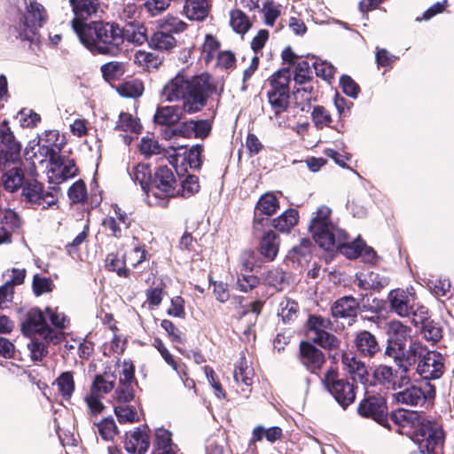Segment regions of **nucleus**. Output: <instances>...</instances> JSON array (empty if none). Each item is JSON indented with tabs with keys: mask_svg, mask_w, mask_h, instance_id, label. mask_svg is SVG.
I'll list each match as a JSON object with an SVG mask.
<instances>
[{
	"mask_svg": "<svg viewBox=\"0 0 454 454\" xmlns=\"http://www.w3.org/2000/svg\"><path fill=\"white\" fill-rule=\"evenodd\" d=\"M311 340L322 348H328L330 350L336 349L340 346V340L327 331L321 333L320 335L317 337H311Z\"/></svg>",
	"mask_w": 454,
	"mask_h": 454,
	"instance_id": "nucleus-64",
	"label": "nucleus"
},
{
	"mask_svg": "<svg viewBox=\"0 0 454 454\" xmlns=\"http://www.w3.org/2000/svg\"><path fill=\"white\" fill-rule=\"evenodd\" d=\"M298 211L290 208L273 220V226L280 232H289L298 223Z\"/></svg>",
	"mask_w": 454,
	"mask_h": 454,
	"instance_id": "nucleus-36",
	"label": "nucleus"
},
{
	"mask_svg": "<svg viewBox=\"0 0 454 454\" xmlns=\"http://www.w3.org/2000/svg\"><path fill=\"white\" fill-rule=\"evenodd\" d=\"M359 303L352 296L337 300L332 307V315L336 318H354L358 313Z\"/></svg>",
	"mask_w": 454,
	"mask_h": 454,
	"instance_id": "nucleus-25",
	"label": "nucleus"
},
{
	"mask_svg": "<svg viewBox=\"0 0 454 454\" xmlns=\"http://www.w3.org/2000/svg\"><path fill=\"white\" fill-rule=\"evenodd\" d=\"M134 61L146 69L157 68L161 63L160 59L157 55L145 51H137L134 56Z\"/></svg>",
	"mask_w": 454,
	"mask_h": 454,
	"instance_id": "nucleus-52",
	"label": "nucleus"
},
{
	"mask_svg": "<svg viewBox=\"0 0 454 454\" xmlns=\"http://www.w3.org/2000/svg\"><path fill=\"white\" fill-rule=\"evenodd\" d=\"M41 149L45 151L46 156L49 158L52 155L60 153L65 145V137L60 136L56 129L45 130L39 137Z\"/></svg>",
	"mask_w": 454,
	"mask_h": 454,
	"instance_id": "nucleus-24",
	"label": "nucleus"
},
{
	"mask_svg": "<svg viewBox=\"0 0 454 454\" xmlns=\"http://www.w3.org/2000/svg\"><path fill=\"white\" fill-rule=\"evenodd\" d=\"M124 261L121 260L116 254H109L106 259V267L112 271L117 273L120 277L127 278L129 270L123 267Z\"/></svg>",
	"mask_w": 454,
	"mask_h": 454,
	"instance_id": "nucleus-59",
	"label": "nucleus"
},
{
	"mask_svg": "<svg viewBox=\"0 0 454 454\" xmlns=\"http://www.w3.org/2000/svg\"><path fill=\"white\" fill-rule=\"evenodd\" d=\"M19 122L23 128H33L41 121L40 115L32 109L23 108L17 115Z\"/></svg>",
	"mask_w": 454,
	"mask_h": 454,
	"instance_id": "nucleus-58",
	"label": "nucleus"
},
{
	"mask_svg": "<svg viewBox=\"0 0 454 454\" xmlns=\"http://www.w3.org/2000/svg\"><path fill=\"white\" fill-rule=\"evenodd\" d=\"M160 27L168 33H180L186 28V24L174 16H168L160 21Z\"/></svg>",
	"mask_w": 454,
	"mask_h": 454,
	"instance_id": "nucleus-60",
	"label": "nucleus"
},
{
	"mask_svg": "<svg viewBox=\"0 0 454 454\" xmlns=\"http://www.w3.org/2000/svg\"><path fill=\"white\" fill-rule=\"evenodd\" d=\"M282 436V429L278 427H271L265 428L262 426H257L254 428L252 433V442H260L262 438H266L267 441L274 442L280 439Z\"/></svg>",
	"mask_w": 454,
	"mask_h": 454,
	"instance_id": "nucleus-43",
	"label": "nucleus"
},
{
	"mask_svg": "<svg viewBox=\"0 0 454 454\" xmlns=\"http://www.w3.org/2000/svg\"><path fill=\"white\" fill-rule=\"evenodd\" d=\"M357 412L364 418H371L380 424L387 421V404L380 395H367L358 405Z\"/></svg>",
	"mask_w": 454,
	"mask_h": 454,
	"instance_id": "nucleus-15",
	"label": "nucleus"
},
{
	"mask_svg": "<svg viewBox=\"0 0 454 454\" xmlns=\"http://www.w3.org/2000/svg\"><path fill=\"white\" fill-rule=\"evenodd\" d=\"M388 299L390 301L392 309L400 317H410L412 305L411 298L403 290H393L389 293Z\"/></svg>",
	"mask_w": 454,
	"mask_h": 454,
	"instance_id": "nucleus-27",
	"label": "nucleus"
},
{
	"mask_svg": "<svg viewBox=\"0 0 454 454\" xmlns=\"http://www.w3.org/2000/svg\"><path fill=\"white\" fill-rule=\"evenodd\" d=\"M21 144L15 138L6 120L0 121V172L21 160Z\"/></svg>",
	"mask_w": 454,
	"mask_h": 454,
	"instance_id": "nucleus-8",
	"label": "nucleus"
},
{
	"mask_svg": "<svg viewBox=\"0 0 454 454\" xmlns=\"http://www.w3.org/2000/svg\"><path fill=\"white\" fill-rule=\"evenodd\" d=\"M421 334L427 341L435 344L442 337V329L439 323L431 320L422 325Z\"/></svg>",
	"mask_w": 454,
	"mask_h": 454,
	"instance_id": "nucleus-49",
	"label": "nucleus"
},
{
	"mask_svg": "<svg viewBox=\"0 0 454 454\" xmlns=\"http://www.w3.org/2000/svg\"><path fill=\"white\" fill-rule=\"evenodd\" d=\"M21 332L29 338L38 335L51 344L62 341V334L58 331L51 330L49 325L45 309L42 310L38 308H32L26 313L21 322Z\"/></svg>",
	"mask_w": 454,
	"mask_h": 454,
	"instance_id": "nucleus-5",
	"label": "nucleus"
},
{
	"mask_svg": "<svg viewBox=\"0 0 454 454\" xmlns=\"http://www.w3.org/2000/svg\"><path fill=\"white\" fill-rule=\"evenodd\" d=\"M312 66L316 74L325 80H330L334 75L335 67L325 60L316 59L313 61Z\"/></svg>",
	"mask_w": 454,
	"mask_h": 454,
	"instance_id": "nucleus-62",
	"label": "nucleus"
},
{
	"mask_svg": "<svg viewBox=\"0 0 454 454\" xmlns=\"http://www.w3.org/2000/svg\"><path fill=\"white\" fill-rule=\"evenodd\" d=\"M309 336L317 337L321 333L326 332L332 328V322L329 318L323 317L321 316H310L308 320Z\"/></svg>",
	"mask_w": 454,
	"mask_h": 454,
	"instance_id": "nucleus-45",
	"label": "nucleus"
},
{
	"mask_svg": "<svg viewBox=\"0 0 454 454\" xmlns=\"http://www.w3.org/2000/svg\"><path fill=\"white\" fill-rule=\"evenodd\" d=\"M74 12L71 27L74 32L86 26V20L97 17L101 12L99 0H68Z\"/></svg>",
	"mask_w": 454,
	"mask_h": 454,
	"instance_id": "nucleus-13",
	"label": "nucleus"
},
{
	"mask_svg": "<svg viewBox=\"0 0 454 454\" xmlns=\"http://www.w3.org/2000/svg\"><path fill=\"white\" fill-rule=\"evenodd\" d=\"M173 153H168V160L169 164L175 168L176 174L179 176L185 175L190 168V164H188L187 157L185 156L184 151H179V146L177 148H172Z\"/></svg>",
	"mask_w": 454,
	"mask_h": 454,
	"instance_id": "nucleus-42",
	"label": "nucleus"
},
{
	"mask_svg": "<svg viewBox=\"0 0 454 454\" xmlns=\"http://www.w3.org/2000/svg\"><path fill=\"white\" fill-rule=\"evenodd\" d=\"M124 40L137 45H141L145 42L149 41L146 35V28L144 25L137 24L136 26L129 25L122 29Z\"/></svg>",
	"mask_w": 454,
	"mask_h": 454,
	"instance_id": "nucleus-40",
	"label": "nucleus"
},
{
	"mask_svg": "<svg viewBox=\"0 0 454 454\" xmlns=\"http://www.w3.org/2000/svg\"><path fill=\"white\" fill-rule=\"evenodd\" d=\"M387 334L388 341L405 347L406 341L411 337V329L400 321H391L387 324Z\"/></svg>",
	"mask_w": 454,
	"mask_h": 454,
	"instance_id": "nucleus-29",
	"label": "nucleus"
},
{
	"mask_svg": "<svg viewBox=\"0 0 454 454\" xmlns=\"http://www.w3.org/2000/svg\"><path fill=\"white\" fill-rule=\"evenodd\" d=\"M74 33L93 54L116 56L124 43L122 28L114 23L92 21Z\"/></svg>",
	"mask_w": 454,
	"mask_h": 454,
	"instance_id": "nucleus-3",
	"label": "nucleus"
},
{
	"mask_svg": "<svg viewBox=\"0 0 454 454\" xmlns=\"http://www.w3.org/2000/svg\"><path fill=\"white\" fill-rule=\"evenodd\" d=\"M47 341L43 339L39 340L35 337H32L27 347L29 350V356L33 361H42L43 358L47 355Z\"/></svg>",
	"mask_w": 454,
	"mask_h": 454,
	"instance_id": "nucleus-51",
	"label": "nucleus"
},
{
	"mask_svg": "<svg viewBox=\"0 0 454 454\" xmlns=\"http://www.w3.org/2000/svg\"><path fill=\"white\" fill-rule=\"evenodd\" d=\"M154 445L156 454L176 448L171 442V433L164 428H158L155 431Z\"/></svg>",
	"mask_w": 454,
	"mask_h": 454,
	"instance_id": "nucleus-55",
	"label": "nucleus"
},
{
	"mask_svg": "<svg viewBox=\"0 0 454 454\" xmlns=\"http://www.w3.org/2000/svg\"><path fill=\"white\" fill-rule=\"evenodd\" d=\"M298 315V304L293 300L284 298L278 305V316L284 323L293 322Z\"/></svg>",
	"mask_w": 454,
	"mask_h": 454,
	"instance_id": "nucleus-46",
	"label": "nucleus"
},
{
	"mask_svg": "<svg viewBox=\"0 0 454 454\" xmlns=\"http://www.w3.org/2000/svg\"><path fill=\"white\" fill-rule=\"evenodd\" d=\"M230 23L238 34H246L251 27L249 18L240 10H234L230 14Z\"/></svg>",
	"mask_w": 454,
	"mask_h": 454,
	"instance_id": "nucleus-48",
	"label": "nucleus"
},
{
	"mask_svg": "<svg viewBox=\"0 0 454 454\" xmlns=\"http://www.w3.org/2000/svg\"><path fill=\"white\" fill-rule=\"evenodd\" d=\"M300 359L307 370L312 373H317L325 361L323 352L306 341H302L300 345Z\"/></svg>",
	"mask_w": 454,
	"mask_h": 454,
	"instance_id": "nucleus-18",
	"label": "nucleus"
},
{
	"mask_svg": "<svg viewBox=\"0 0 454 454\" xmlns=\"http://www.w3.org/2000/svg\"><path fill=\"white\" fill-rule=\"evenodd\" d=\"M388 278L378 271L365 270L357 272L355 284L364 291H380L388 285Z\"/></svg>",
	"mask_w": 454,
	"mask_h": 454,
	"instance_id": "nucleus-19",
	"label": "nucleus"
},
{
	"mask_svg": "<svg viewBox=\"0 0 454 454\" xmlns=\"http://www.w3.org/2000/svg\"><path fill=\"white\" fill-rule=\"evenodd\" d=\"M233 379L237 384L244 386L242 388L244 396L246 398L248 397V395L251 392L250 387L252 386L254 380V369L251 367L245 356H241L235 365Z\"/></svg>",
	"mask_w": 454,
	"mask_h": 454,
	"instance_id": "nucleus-21",
	"label": "nucleus"
},
{
	"mask_svg": "<svg viewBox=\"0 0 454 454\" xmlns=\"http://www.w3.org/2000/svg\"><path fill=\"white\" fill-rule=\"evenodd\" d=\"M181 108L176 106L159 107L154 114V121L160 125H173L181 119Z\"/></svg>",
	"mask_w": 454,
	"mask_h": 454,
	"instance_id": "nucleus-35",
	"label": "nucleus"
},
{
	"mask_svg": "<svg viewBox=\"0 0 454 454\" xmlns=\"http://www.w3.org/2000/svg\"><path fill=\"white\" fill-rule=\"evenodd\" d=\"M55 189L44 192L43 184L36 179H27L22 188L21 196L25 201L37 205L43 209H47L58 201L57 196L54 194Z\"/></svg>",
	"mask_w": 454,
	"mask_h": 454,
	"instance_id": "nucleus-12",
	"label": "nucleus"
},
{
	"mask_svg": "<svg viewBox=\"0 0 454 454\" xmlns=\"http://www.w3.org/2000/svg\"><path fill=\"white\" fill-rule=\"evenodd\" d=\"M141 124L139 120L135 118L132 114L128 113H121L119 115V120L116 123L115 129L118 130L130 132V133H139L141 130Z\"/></svg>",
	"mask_w": 454,
	"mask_h": 454,
	"instance_id": "nucleus-47",
	"label": "nucleus"
},
{
	"mask_svg": "<svg viewBox=\"0 0 454 454\" xmlns=\"http://www.w3.org/2000/svg\"><path fill=\"white\" fill-rule=\"evenodd\" d=\"M409 352L414 356V358H417V356L419 358L416 371L421 378L435 380L442 375L444 363L440 353L428 351L420 342L412 340L409 347Z\"/></svg>",
	"mask_w": 454,
	"mask_h": 454,
	"instance_id": "nucleus-6",
	"label": "nucleus"
},
{
	"mask_svg": "<svg viewBox=\"0 0 454 454\" xmlns=\"http://www.w3.org/2000/svg\"><path fill=\"white\" fill-rule=\"evenodd\" d=\"M26 181L24 171L19 166L11 168L2 176L3 186L9 192H16L20 188H23Z\"/></svg>",
	"mask_w": 454,
	"mask_h": 454,
	"instance_id": "nucleus-26",
	"label": "nucleus"
},
{
	"mask_svg": "<svg viewBox=\"0 0 454 454\" xmlns=\"http://www.w3.org/2000/svg\"><path fill=\"white\" fill-rule=\"evenodd\" d=\"M148 43L152 49L168 51L176 46V40L170 33L162 30L154 32L150 37Z\"/></svg>",
	"mask_w": 454,
	"mask_h": 454,
	"instance_id": "nucleus-34",
	"label": "nucleus"
},
{
	"mask_svg": "<svg viewBox=\"0 0 454 454\" xmlns=\"http://www.w3.org/2000/svg\"><path fill=\"white\" fill-rule=\"evenodd\" d=\"M262 279L268 286L280 291L286 285V272L278 268L271 269L263 274Z\"/></svg>",
	"mask_w": 454,
	"mask_h": 454,
	"instance_id": "nucleus-44",
	"label": "nucleus"
},
{
	"mask_svg": "<svg viewBox=\"0 0 454 454\" xmlns=\"http://www.w3.org/2000/svg\"><path fill=\"white\" fill-rule=\"evenodd\" d=\"M146 259V252L141 247H135L123 256L124 264L137 267Z\"/></svg>",
	"mask_w": 454,
	"mask_h": 454,
	"instance_id": "nucleus-63",
	"label": "nucleus"
},
{
	"mask_svg": "<svg viewBox=\"0 0 454 454\" xmlns=\"http://www.w3.org/2000/svg\"><path fill=\"white\" fill-rule=\"evenodd\" d=\"M268 98L276 114L286 111L289 105V92L284 90H270L268 91Z\"/></svg>",
	"mask_w": 454,
	"mask_h": 454,
	"instance_id": "nucleus-41",
	"label": "nucleus"
},
{
	"mask_svg": "<svg viewBox=\"0 0 454 454\" xmlns=\"http://www.w3.org/2000/svg\"><path fill=\"white\" fill-rule=\"evenodd\" d=\"M184 12L189 20H202L208 13L207 0H185Z\"/></svg>",
	"mask_w": 454,
	"mask_h": 454,
	"instance_id": "nucleus-33",
	"label": "nucleus"
},
{
	"mask_svg": "<svg viewBox=\"0 0 454 454\" xmlns=\"http://www.w3.org/2000/svg\"><path fill=\"white\" fill-rule=\"evenodd\" d=\"M341 362L344 369L350 373L354 379H358L361 382L367 380L368 372L365 364L357 360L351 353H343L341 355Z\"/></svg>",
	"mask_w": 454,
	"mask_h": 454,
	"instance_id": "nucleus-28",
	"label": "nucleus"
},
{
	"mask_svg": "<svg viewBox=\"0 0 454 454\" xmlns=\"http://www.w3.org/2000/svg\"><path fill=\"white\" fill-rule=\"evenodd\" d=\"M143 91L144 85L138 80L126 82L119 88L120 94L126 98H137L142 95Z\"/></svg>",
	"mask_w": 454,
	"mask_h": 454,
	"instance_id": "nucleus-57",
	"label": "nucleus"
},
{
	"mask_svg": "<svg viewBox=\"0 0 454 454\" xmlns=\"http://www.w3.org/2000/svg\"><path fill=\"white\" fill-rule=\"evenodd\" d=\"M400 371V374L398 375L397 372H394L392 367L387 365H380L375 369L373 375L376 380L385 387L396 389L402 388L411 381L408 372H403L402 370Z\"/></svg>",
	"mask_w": 454,
	"mask_h": 454,
	"instance_id": "nucleus-17",
	"label": "nucleus"
},
{
	"mask_svg": "<svg viewBox=\"0 0 454 454\" xmlns=\"http://www.w3.org/2000/svg\"><path fill=\"white\" fill-rule=\"evenodd\" d=\"M46 12L43 6L36 2H31L27 8V12L15 27L16 37L21 40L33 41L36 31L46 21Z\"/></svg>",
	"mask_w": 454,
	"mask_h": 454,
	"instance_id": "nucleus-9",
	"label": "nucleus"
},
{
	"mask_svg": "<svg viewBox=\"0 0 454 454\" xmlns=\"http://www.w3.org/2000/svg\"><path fill=\"white\" fill-rule=\"evenodd\" d=\"M356 346L363 355L370 357L380 351L375 336L368 331H363L356 335Z\"/></svg>",
	"mask_w": 454,
	"mask_h": 454,
	"instance_id": "nucleus-31",
	"label": "nucleus"
},
{
	"mask_svg": "<svg viewBox=\"0 0 454 454\" xmlns=\"http://www.w3.org/2000/svg\"><path fill=\"white\" fill-rule=\"evenodd\" d=\"M200 190L199 178L193 175H188L183 181H181V188L176 189V195L184 198H189L197 193Z\"/></svg>",
	"mask_w": 454,
	"mask_h": 454,
	"instance_id": "nucleus-54",
	"label": "nucleus"
},
{
	"mask_svg": "<svg viewBox=\"0 0 454 454\" xmlns=\"http://www.w3.org/2000/svg\"><path fill=\"white\" fill-rule=\"evenodd\" d=\"M59 394L66 400H69L74 391L73 372H64L55 380Z\"/></svg>",
	"mask_w": 454,
	"mask_h": 454,
	"instance_id": "nucleus-39",
	"label": "nucleus"
},
{
	"mask_svg": "<svg viewBox=\"0 0 454 454\" xmlns=\"http://www.w3.org/2000/svg\"><path fill=\"white\" fill-rule=\"evenodd\" d=\"M391 420L403 428H411L414 431L426 419L424 415L416 411L398 409L394 411L390 416Z\"/></svg>",
	"mask_w": 454,
	"mask_h": 454,
	"instance_id": "nucleus-23",
	"label": "nucleus"
},
{
	"mask_svg": "<svg viewBox=\"0 0 454 454\" xmlns=\"http://www.w3.org/2000/svg\"><path fill=\"white\" fill-rule=\"evenodd\" d=\"M220 48V43L216 40L215 37H214L211 35H207L205 37L204 43L202 45V58L204 60L208 63L211 61L215 56H217Z\"/></svg>",
	"mask_w": 454,
	"mask_h": 454,
	"instance_id": "nucleus-56",
	"label": "nucleus"
},
{
	"mask_svg": "<svg viewBox=\"0 0 454 454\" xmlns=\"http://www.w3.org/2000/svg\"><path fill=\"white\" fill-rule=\"evenodd\" d=\"M444 432L434 421L425 419L413 431L412 441L421 454H443Z\"/></svg>",
	"mask_w": 454,
	"mask_h": 454,
	"instance_id": "nucleus-4",
	"label": "nucleus"
},
{
	"mask_svg": "<svg viewBox=\"0 0 454 454\" xmlns=\"http://www.w3.org/2000/svg\"><path fill=\"white\" fill-rule=\"evenodd\" d=\"M150 446V438L145 429L139 427L126 434L124 449L129 454H145Z\"/></svg>",
	"mask_w": 454,
	"mask_h": 454,
	"instance_id": "nucleus-20",
	"label": "nucleus"
},
{
	"mask_svg": "<svg viewBox=\"0 0 454 454\" xmlns=\"http://www.w3.org/2000/svg\"><path fill=\"white\" fill-rule=\"evenodd\" d=\"M46 320H50L51 324L54 328H51L53 331H58L62 334V341L65 339L66 330L70 323L69 318L61 311H59L57 308H45Z\"/></svg>",
	"mask_w": 454,
	"mask_h": 454,
	"instance_id": "nucleus-37",
	"label": "nucleus"
},
{
	"mask_svg": "<svg viewBox=\"0 0 454 454\" xmlns=\"http://www.w3.org/2000/svg\"><path fill=\"white\" fill-rule=\"evenodd\" d=\"M114 413L120 423H132L138 420L137 409L126 403L114 406Z\"/></svg>",
	"mask_w": 454,
	"mask_h": 454,
	"instance_id": "nucleus-50",
	"label": "nucleus"
},
{
	"mask_svg": "<svg viewBox=\"0 0 454 454\" xmlns=\"http://www.w3.org/2000/svg\"><path fill=\"white\" fill-rule=\"evenodd\" d=\"M311 73L309 61L301 60L295 67L294 80L298 84H304L310 79Z\"/></svg>",
	"mask_w": 454,
	"mask_h": 454,
	"instance_id": "nucleus-61",
	"label": "nucleus"
},
{
	"mask_svg": "<svg viewBox=\"0 0 454 454\" xmlns=\"http://www.w3.org/2000/svg\"><path fill=\"white\" fill-rule=\"evenodd\" d=\"M77 173L78 168L70 157L60 153L49 157L47 177L50 183L61 184L74 177Z\"/></svg>",
	"mask_w": 454,
	"mask_h": 454,
	"instance_id": "nucleus-11",
	"label": "nucleus"
},
{
	"mask_svg": "<svg viewBox=\"0 0 454 454\" xmlns=\"http://www.w3.org/2000/svg\"><path fill=\"white\" fill-rule=\"evenodd\" d=\"M176 181L167 166H160L155 172L150 188L149 204L166 205L167 199L176 196Z\"/></svg>",
	"mask_w": 454,
	"mask_h": 454,
	"instance_id": "nucleus-7",
	"label": "nucleus"
},
{
	"mask_svg": "<svg viewBox=\"0 0 454 454\" xmlns=\"http://www.w3.org/2000/svg\"><path fill=\"white\" fill-rule=\"evenodd\" d=\"M331 215L332 209L326 206L319 207L314 213L309 225L314 240L326 251L337 249L348 259L359 257L364 241L356 239L348 242L346 232L333 224Z\"/></svg>",
	"mask_w": 454,
	"mask_h": 454,
	"instance_id": "nucleus-2",
	"label": "nucleus"
},
{
	"mask_svg": "<svg viewBox=\"0 0 454 454\" xmlns=\"http://www.w3.org/2000/svg\"><path fill=\"white\" fill-rule=\"evenodd\" d=\"M279 207L278 200L272 192H266L259 199L255 209L253 223V229L255 232H262L268 225L269 217Z\"/></svg>",
	"mask_w": 454,
	"mask_h": 454,
	"instance_id": "nucleus-14",
	"label": "nucleus"
},
{
	"mask_svg": "<svg viewBox=\"0 0 454 454\" xmlns=\"http://www.w3.org/2000/svg\"><path fill=\"white\" fill-rule=\"evenodd\" d=\"M291 73L288 68H282L276 72L270 80L271 90H284L289 92Z\"/></svg>",
	"mask_w": 454,
	"mask_h": 454,
	"instance_id": "nucleus-53",
	"label": "nucleus"
},
{
	"mask_svg": "<svg viewBox=\"0 0 454 454\" xmlns=\"http://www.w3.org/2000/svg\"><path fill=\"white\" fill-rule=\"evenodd\" d=\"M404 348L405 347L398 346L395 343L388 341V345L384 351V356L392 358L399 367V370H402L403 372H408L410 367L415 364V358L409 350L405 354Z\"/></svg>",
	"mask_w": 454,
	"mask_h": 454,
	"instance_id": "nucleus-22",
	"label": "nucleus"
},
{
	"mask_svg": "<svg viewBox=\"0 0 454 454\" xmlns=\"http://www.w3.org/2000/svg\"><path fill=\"white\" fill-rule=\"evenodd\" d=\"M425 387L427 388L426 391L421 387L411 385L403 390L398 391L394 395L396 402L411 405L419 406L425 403L427 397H432L434 395V387L429 383H425Z\"/></svg>",
	"mask_w": 454,
	"mask_h": 454,
	"instance_id": "nucleus-16",
	"label": "nucleus"
},
{
	"mask_svg": "<svg viewBox=\"0 0 454 454\" xmlns=\"http://www.w3.org/2000/svg\"><path fill=\"white\" fill-rule=\"evenodd\" d=\"M114 384L115 377L112 374L96 375L90 391L93 392V395L103 396L114 389Z\"/></svg>",
	"mask_w": 454,
	"mask_h": 454,
	"instance_id": "nucleus-38",
	"label": "nucleus"
},
{
	"mask_svg": "<svg viewBox=\"0 0 454 454\" xmlns=\"http://www.w3.org/2000/svg\"><path fill=\"white\" fill-rule=\"evenodd\" d=\"M129 175L135 183L139 184L141 189L149 200L152 184V173L149 166L143 163L137 164L132 168Z\"/></svg>",
	"mask_w": 454,
	"mask_h": 454,
	"instance_id": "nucleus-30",
	"label": "nucleus"
},
{
	"mask_svg": "<svg viewBox=\"0 0 454 454\" xmlns=\"http://www.w3.org/2000/svg\"><path fill=\"white\" fill-rule=\"evenodd\" d=\"M215 91L211 76L201 74L188 78L179 72L162 89L161 96L168 102L183 101V108L189 114L200 111L209 95Z\"/></svg>",
	"mask_w": 454,
	"mask_h": 454,
	"instance_id": "nucleus-1",
	"label": "nucleus"
},
{
	"mask_svg": "<svg viewBox=\"0 0 454 454\" xmlns=\"http://www.w3.org/2000/svg\"><path fill=\"white\" fill-rule=\"evenodd\" d=\"M323 382L326 389L343 409L354 403L356 398L354 385L346 380L338 379L335 370H328Z\"/></svg>",
	"mask_w": 454,
	"mask_h": 454,
	"instance_id": "nucleus-10",
	"label": "nucleus"
},
{
	"mask_svg": "<svg viewBox=\"0 0 454 454\" xmlns=\"http://www.w3.org/2000/svg\"><path fill=\"white\" fill-rule=\"evenodd\" d=\"M279 249V238L272 231L265 233L260 242V253L269 261H273Z\"/></svg>",
	"mask_w": 454,
	"mask_h": 454,
	"instance_id": "nucleus-32",
	"label": "nucleus"
}]
</instances>
